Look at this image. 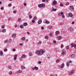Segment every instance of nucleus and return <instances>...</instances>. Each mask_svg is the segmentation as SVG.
Wrapping results in <instances>:
<instances>
[{"label": "nucleus", "mask_w": 76, "mask_h": 76, "mask_svg": "<svg viewBox=\"0 0 76 76\" xmlns=\"http://www.w3.org/2000/svg\"><path fill=\"white\" fill-rule=\"evenodd\" d=\"M47 22V19H45L43 21V22L44 23H46Z\"/></svg>", "instance_id": "412c9836"}, {"label": "nucleus", "mask_w": 76, "mask_h": 76, "mask_svg": "<svg viewBox=\"0 0 76 76\" xmlns=\"http://www.w3.org/2000/svg\"><path fill=\"white\" fill-rule=\"evenodd\" d=\"M74 29L72 27H70L69 28V30L71 32H72V31H73Z\"/></svg>", "instance_id": "1a4fd4ad"}, {"label": "nucleus", "mask_w": 76, "mask_h": 76, "mask_svg": "<svg viewBox=\"0 0 76 76\" xmlns=\"http://www.w3.org/2000/svg\"><path fill=\"white\" fill-rule=\"evenodd\" d=\"M62 38V37H61V36H60L58 37V39H59V40H61V39Z\"/></svg>", "instance_id": "bb28decb"}, {"label": "nucleus", "mask_w": 76, "mask_h": 76, "mask_svg": "<svg viewBox=\"0 0 76 76\" xmlns=\"http://www.w3.org/2000/svg\"><path fill=\"white\" fill-rule=\"evenodd\" d=\"M3 53L2 51L0 52V56H3Z\"/></svg>", "instance_id": "5701e85b"}, {"label": "nucleus", "mask_w": 76, "mask_h": 76, "mask_svg": "<svg viewBox=\"0 0 76 76\" xmlns=\"http://www.w3.org/2000/svg\"><path fill=\"white\" fill-rule=\"evenodd\" d=\"M14 60H16V59H17V54H15V55H14Z\"/></svg>", "instance_id": "9b49d317"}, {"label": "nucleus", "mask_w": 76, "mask_h": 76, "mask_svg": "<svg viewBox=\"0 0 76 76\" xmlns=\"http://www.w3.org/2000/svg\"><path fill=\"white\" fill-rule=\"evenodd\" d=\"M49 29H52V26H49Z\"/></svg>", "instance_id": "c03bdc74"}, {"label": "nucleus", "mask_w": 76, "mask_h": 76, "mask_svg": "<svg viewBox=\"0 0 76 76\" xmlns=\"http://www.w3.org/2000/svg\"><path fill=\"white\" fill-rule=\"evenodd\" d=\"M49 1V0H45V1L46 3H47V2H48Z\"/></svg>", "instance_id": "052dcab7"}, {"label": "nucleus", "mask_w": 76, "mask_h": 76, "mask_svg": "<svg viewBox=\"0 0 76 76\" xmlns=\"http://www.w3.org/2000/svg\"><path fill=\"white\" fill-rule=\"evenodd\" d=\"M41 61H39L38 62V64H41Z\"/></svg>", "instance_id": "0e129e2a"}, {"label": "nucleus", "mask_w": 76, "mask_h": 76, "mask_svg": "<svg viewBox=\"0 0 76 76\" xmlns=\"http://www.w3.org/2000/svg\"><path fill=\"white\" fill-rule=\"evenodd\" d=\"M37 19V18L36 17H34V20H36Z\"/></svg>", "instance_id": "37998d69"}, {"label": "nucleus", "mask_w": 76, "mask_h": 76, "mask_svg": "<svg viewBox=\"0 0 76 76\" xmlns=\"http://www.w3.org/2000/svg\"><path fill=\"white\" fill-rule=\"evenodd\" d=\"M20 28H21V29H23L24 28V26L23 25L21 24L20 25Z\"/></svg>", "instance_id": "4468645a"}, {"label": "nucleus", "mask_w": 76, "mask_h": 76, "mask_svg": "<svg viewBox=\"0 0 76 76\" xmlns=\"http://www.w3.org/2000/svg\"><path fill=\"white\" fill-rule=\"evenodd\" d=\"M21 69H25V67L23 66H21Z\"/></svg>", "instance_id": "a211bd4d"}, {"label": "nucleus", "mask_w": 76, "mask_h": 76, "mask_svg": "<svg viewBox=\"0 0 76 76\" xmlns=\"http://www.w3.org/2000/svg\"><path fill=\"white\" fill-rule=\"evenodd\" d=\"M26 55H25V54H24L22 55L21 57L22 58H26Z\"/></svg>", "instance_id": "6e6552de"}, {"label": "nucleus", "mask_w": 76, "mask_h": 76, "mask_svg": "<svg viewBox=\"0 0 76 76\" xmlns=\"http://www.w3.org/2000/svg\"><path fill=\"white\" fill-rule=\"evenodd\" d=\"M64 63H63L62 64L61 66H60L61 68V69H63V67H64Z\"/></svg>", "instance_id": "dca6fc26"}, {"label": "nucleus", "mask_w": 76, "mask_h": 76, "mask_svg": "<svg viewBox=\"0 0 76 76\" xmlns=\"http://www.w3.org/2000/svg\"><path fill=\"white\" fill-rule=\"evenodd\" d=\"M13 13H16V10L14 11L13 12Z\"/></svg>", "instance_id": "09e8293b"}, {"label": "nucleus", "mask_w": 76, "mask_h": 76, "mask_svg": "<svg viewBox=\"0 0 76 76\" xmlns=\"http://www.w3.org/2000/svg\"><path fill=\"white\" fill-rule=\"evenodd\" d=\"M16 34H12V38H13L14 37H16Z\"/></svg>", "instance_id": "aec40b11"}, {"label": "nucleus", "mask_w": 76, "mask_h": 76, "mask_svg": "<svg viewBox=\"0 0 76 76\" xmlns=\"http://www.w3.org/2000/svg\"><path fill=\"white\" fill-rule=\"evenodd\" d=\"M66 16L68 17V18H69V14H66Z\"/></svg>", "instance_id": "f704fd0d"}, {"label": "nucleus", "mask_w": 76, "mask_h": 76, "mask_svg": "<svg viewBox=\"0 0 76 76\" xmlns=\"http://www.w3.org/2000/svg\"><path fill=\"white\" fill-rule=\"evenodd\" d=\"M47 57L48 58H50V57H51V56H50V55H48L47 56Z\"/></svg>", "instance_id": "4be33fe9"}, {"label": "nucleus", "mask_w": 76, "mask_h": 76, "mask_svg": "<svg viewBox=\"0 0 76 76\" xmlns=\"http://www.w3.org/2000/svg\"><path fill=\"white\" fill-rule=\"evenodd\" d=\"M20 21H21V19L20 18H18V22H20Z\"/></svg>", "instance_id": "a19ab883"}, {"label": "nucleus", "mask_w": 76, "mask_h": 76, "mask_svg": "<svg viewBox=\"0 0 76 76\" xmlns=\"http://www.w3.org/2000/svg\"><path fill=\"white\" fill-rule=\"evenodd\" d=\"M39 51L40 55H42V54H44V53H45V49H41Z\"/></svg>", "instance_id": "f03ea898"}, {"label": "nucleus", "mask_w": 76, "mask_h": 76, "mask_svg": "<svg viewBox=\"0 0 76 76\" xmlns=\"http://www.w3.org/2000/svg\"><path fill=\"white\" fill-rule=\"evenodd\" d=\"M69 9L70 10H74V7L72 6H70L69 7Z\"/></svg>", "instance_id": "423d86ee"}, {"label": "nucleus", "mask_w": 76, "mask_h": 76, "mask_svg": "<svg viewBox=\"0 0 76 76\" xmlns=\"http://www.w3.org/2000/svg\"><path fill=\"white\" fill-rule=\"evenodd\" d=\"M36 54H37V55H39V56H40V52L39 50H37L35 52Z\"/></svg>", "instance_id": "39448f33"}, {"label": "nucleus", "mask_w": 76, "mask_h": 76, "mask_svg": "<svg viewBox=\"0 0 76 76\" xmlns=\"http://www.w3.org/2000/svg\"><path fill=\"white\" fill-rule=\"evenodd\" d=\"M8 6H9V7H11V6H12V4H8Z\"/></svg>", "instance_id": "e433bc0d"}, {"label": "nucleus", "mask_w": 76, "mask_h": 76, "mask_svg": "<svg viewBox=\"0 0 76 76\" xmlns=\"http://www.w3.org/2000/svg\"><path fill=\"white\" fill-rule=\"evenodd\" d=\"M71 57L72 58H74L75 57V55L74 54H72L71 55Z\"/></svg>", "instance_id": "ddd939ff"}, {"label": "nucleus", "mask_w": 76, "mask_h": 76, "mask_svg": "<svg viewBox=\"0 0 76 76\" xmlns=\"http://www.w3.org/2000/svg\"><path fill=\"white\" fill-rule=\"evenodd\" d=\"M50 23V22L48 21H47V22L46 23L48 24V23Z\"/></svg>", "instance_id": "4d7b16f0"}, {"label": "nucleus", "mask_w": 76, "mask_h": 76, "mask_svg": "<svg viewBox=\"0 0 76 76\" xmlns=\"http://www.w3.org/2000/svg\"><path fill=\"white\" fill-rule=\"evenodd\" d=\"M60 6H61V7H63V4L61 3L60 4Z\"/></svg>", "instance_id": "72a5a7b5"}, {"label": "nucleus", "mask_w": 76, "mask_h": 76, "mask_svg": "<svg viewBox=\"0 0 76 76\" xmlns=\"http://www.w3.org/2000/svg\"><path fill=\"white\" fill-rule=\"evenodd\" d=\"M12 71H10L9 72V75H12Z\"/></svg>", "instance_id": "4c0bfd02"}, {"label": "nucleus", "mask_w": 76, "mask_h": 76, "mask_svg": "<svg viewBox=\"0 0 76 76\" xmlns=\"http://www.w3.org/2000/svg\"><path fill=\"white\" fill-rule=\"evenodd\" d=\"M69 64H70V63H69V62H67L66 63V66H67V67H69Z\"/></svg>", "instance_id": "c85d7f7f"}, {"label": "nucleus", "mask_w": 76, "mask_h": 76, "mask_svg": "<svg viewBox=\"0 0 76 76\" xmlns=\"http://www.w3.org/2000/svg\"><path fill=\"white\" fill-rule=\"evenodd\" d=\"M13 51H16V49H13L12 50Z\"/></svg>", "instance_id": "bf43d9fd"}, {"label": "nucleus", "mask_w": 76, "mask_h": 76, "mask_svg": "<svg viewBox=\"0 0 76 76\" xmlns=\"http://www.w3.org/2000/svg\"><path fill=\"white\" fill-rule=\"evenodd\" d=\"M56 63H58V62H59V60L57 59L56 60Z\"/></svg>", "instance_id": "79ce46f5"}, {"label": "nucleus", "mask_w": 76, "mask_h": 76, "mask_svg": "<svg viewBox=\"0 0 76 76\" xmlns=\"http://www.w3.org/2000/svg\"><path fill=\"white\" fill-rule=\"evenodd\" d=\"M31 69L33 70H34V69H35V70H38V68L37 66H35L34 68H32Z\"/></svg>", "instance_id": "20e7f679"}, {"label": "nucleus", "mask_w": 76, "mask_h": 76, "mask_svg": "<svg viewBox=\"0 0 76 76\" xmlns=\"http://www.w3.org/2000/svg\"><path fill=\"white\" fill-rule=\"evenodd\" d=\"M52 35H53V34H52V33H50V36H52Z\"/></svg>", "instance_id": "680f3d73"}, {"label": "nucleus", "mask_w": 76, "mask_h": 76, "mask_svg": "<svg viewBox=\"0 0 76 76\" xmlns=\"http://www.w3.org/2000/svg\"><path fill=\"white\" fill-rule=\"evenodd\" d=\"M71 47H74V45H73V43H72L71 44Z\"/></svg>", "instance_id": "c9c22d12"}, {"label": "nucleus", "mask_w": 76, "mask_h": 76, "mask_svg": "<svg viewBox=\"0 0 76 76\" xmlns=\"http://www.w3.org/2000/svg\"><path fill=\"white\" fill-rule=\"evenodd\" d=\"M29 56H32V53L30 52L29 53Z\"/></svg>", "instance_id": "a878e982"}, {"label": "nucleus", "mask_w": 76, "mask_h": 76, "mask_svg": "<svg viewBox=\"0 0 76 76\" xmlns=\"http://www.w3.org/2000/svg\"><path fill=\"white\" fill-rule=\"evenodd\" d=\"M24 5L25 6H26V3H24Z\"/></svg>", "instance_id": "69168bd1"}, {"label": "nucleus", "mask_w": 76, "mask_h": 76, "mask_svg": "<svg viewBox=\"0 0 76 76\" xmlns=\"http://www.w3.org/2000/svg\"><path fill=\"white\" fill-rule=\"evenodd\" d=\"M23 25L25 26H27L28 25V23H23Z\"/></svg>", "instance_id": "6ab92c4d"}, {"label": "nucleus", "mask_w": 76, "mask_h": 76, "mask_svg": "<svg viewBox=\"0 0 76 76\" xmlns=\"http://www.w3.org/2000/svg\"><path fill=\"white\" fill-rule=\"evenodd\" d=\"M29 19H32V16H31V15H30L29 16Z\"/></svg>", "instance_id": "473e14b6"}, {"label": "nucleus", "mask_w": 76, "mask_h": 76, "mask_svg": "<svg viewBox=\"0 0 76 76\" xmlns=\"http://www.w3.org/2000/svg\"><path fill=\"white\" fill-rule=\"evenodd\" d=\"M75 73V71H71L70 72L69 75H73Z\"/></svg>", "instance_id": "0eeeda50"}, {"label": "nucleus", "mask_w": 76, "mask_h": 76, "mask_svg": "<svg viewBox=\"0 0 76 76\" xmlns=\"http://www.w3.org/2000/svg\"><path fill=\"white\" fill-rule=\"evenodd\" d=\"M45 4H39L38 5V7L40 8H42L43 7H45Z\"/></svg>", "instance_id": "f257e3e1"}, {"label": "nucleus", "mask_w": 76, "mask_h": 76, "mask_svg": "<svg viewBox=\"0 0 76 76\" xmlns=\"http://www.w3.org/2000/svg\"><path fill=\"white\" fill-rule=\"evenodd\" d=\"M21 39L25 41V37H23L21 38Z\"/></svg>", "instance_id": "b1692460"}, {"label": "nucleus", "mask_w": 76, "mask_h": 76, "mask_svg": "<svg viewBox=\"0 0 76 76\" xmlns=\"http://www.w3.org/2000/svg\"><path fill=\"white\" fill-rule=\"evenodd\" d=\"M8 68H9V69H12V67H11V66H10V65H9L8 66Z\"/></svg>", "instance_id": "58836bf2"}, {"label": "nucleus", "mask_w": 76, "mask_h": 76, "mask_svg": "<svg viewBox=\"0 0 76 76\" xmlns=\"http://www.w3.org/2000/svg\"><path fill=\"white\" fill-rule=\"evenodd\" d=\"M42 23V20H39V22H38V24H41Z\"/></svg>", "instance_id": "f3484780"}, {"label": "nucleus", "mask_w": 76, "mask_h": 76, "mask_svg": "<svg viewBox=\"0 0 76 76\" xmlns=\"http://www.w3.org/2000/svg\"><path fill=\"white\" fill-rule=\"evenodd\" d=\"M53 43L56 44V41L55 40H54L53 41Z\"/></svg>", "instance_id": "e2e57ef3"}, {"label": "nucleus", "mask_w": 76, "mask_h": 76, "mask_svg": "<svg viewBox=\"0 0 76 76\" xmlns=\"http://www.w3.org/2000/svg\"><path fill=\"white\" fill-rule=\"evenodd\" d=\"M4 51L5 52H6V51H7V49H5L4 50Z\"/></svg>", "instance_id": "49530a36"}, {"label": "nucleus", "mask_w": 76, "mask_h": 76, "mask_svg": "<svg viewBox=\"0 0 76 76\" xmlns=\"http://www.w3.org/2000/svg\"><path fill=\"white\" fill-rule=\"evenodd\" d=\"M69 17H71L72 18V17H73V14L71 13H70L69 14Z\"/></svg>", "instance_id": "2eb2a0df"}, {"label": "nucleus", "mask_w": 76, "mask_h": 76, "mask_svg": "<svg viewBox=\"0 0 76 76\" xmlns=\"http://www.w3.org/2000/svg\"><path fill=\"white\" fill-rule=\"evenodd\" d=\"M1 10H3L4 9V8L3 7H2L1 8Z\"/></svg>", "instance_id": "13d9d810"}, {"label": "nucleus", "mask_w": 76, "mask_h": 76, "mask_svg": "<svg viewBox=\"0 0 76 76\" xmlns=\"http://www.w3.org/2000/svg\"><path fill=\"white\" fill-rule=\"evenodd\" d=\"M57 4V1H54L52 3L53 6H56Z\"/></svg>", "instance_id": "7ed1b4c3"}, {"label": "nucleus", "mask_w": 76, "mask_h": 76, "mask_svg": "<svg viewBox=\"0 0 76 76\" xmlns=\"http://www.w3.org/2000/svg\"><path fill=\"white\" fill-rule=\"evenodd\" d=\"M72 24L73 25V24H75V22L73 21L72 22Z\"/></svg>", "instance_id": "338daca9"}, {"label": "nucleus", "mask_w": 76, "mask_h": 76, "mask_svg": "<svg viewBox=\"0 0 76 76\" xmlns=\"http://www.w3.org/2000/svg\"><path fill=\"white\" fill-rule=\"evenodd\" d=\"M55 34L56 35H58V34H59V31H57L56 32Z\"/></svg>", "instance_id": "393cba45"}, {"label": "nucleus", "mask_w": 76, "mask_h": 76, "mask_svg": "<svg viewBox=\"0 0 76 76\" xmlns=\"http://www.w3.org/2000/svg\"><path fill=\"white\" fill-rule=\"evenodd\" d=\"M63 15V12H59L58 14V16H60L61 15Z\"/></svg>", "instance_id": "9d476101"}, {"label": "nucleus", "mask_w": 76, "mask_h": 76, "mask_svg": "<svg viewBox=\"0 0 76 76\" xmlns=\"http://www.w3.org/2000/svg\"><path fill=\"white\" fill-rule=\"evenodd\" d=\"M65 48H66V50H69V47L68 46H67L65 47Z\"/></svg>", "instance_id": "cd10ccee"}, {"label": "nucleus", "mask_w": 76, "mask_h": 76, "mask_svg": "<svg viewBox=\"0 0 76 76\" xmlns=\"http://www.w3.org/2000/svg\"><path fill=\"white\" fill-rule=\"evenodd\" d=\"M1 28H3V29L4 28V25L2 26Z\"/></svg>", "instance_id": "de8ad7c7"}, {"label": "nucleus", "mask_w": 76, "mask_h": 76, "mask_svg": "<svg viewBox=\"0 0 76 76\" xmlns=\"http://www.w3.org/2000/svg\"><path fill=\"white\" fill-rule=\"evenodd\" d=\"M22 72V71L19 70L17 72V73H20Z\"/></svg>", "instance_id": "c756f323"}, {"label": "nucleus", "mask_w": 76, "mask_h": 76, "mask_svg": "<svg viewBox=\"0 0 76 76\" xmlns=\"http://www.w3.org/2000/svg\"><path fill=\"white\" fill-rule=\"evenodd\" d=\"M74 47L75 48H76V44H75L74 45Z\"/></svg>", "instance_id": "8fccbe9b"}, {"label": "nucleus", "mask_w": 76, "mask_h": 76, "mask_svg": "<svg viewBox=\"0 0 76 76\" xmlns=\"http://www.w3.org/2000/svg\"><path fill=\"white\" fill-rule=\"evenodd\" d=\"M69 4V2H67L66 3V5L67 6Z\"/></svg>", "instance_id": "603ef678"}, {"label": "nucleus", "mask_w": 76, "mask_h": 76, "mask_svg": "<svg viewBox=\"0 0 76 76\" xmlns=\"http://www.w3.org/2000/svg\"><path fill=\"white\" fill-rule=\"evenodd\" d=\"M63 47H64V45H63V44H62L61 46V48H63Z\"/></svg>", "instance_id": "7c9ffc66"}, {"label": "nucleus", "mask_w": 76, "mask_h": 76, "mask_svg": "<svg viewBox=\"0 0 76 76\" xmlns=\"http://www.w3.org/2000/svg\"><path fill=\"white\" fill-rule=\"evenodd\" d=\"M45 0H42V2H45Z\"/></svg>", "instance_id": "774afa93"}, {"label": "nucleus", "mask_w": 76, "mask_h": 76, "mask_svg": "<svg viewBox=\"0 0 76 76\" xmlns=\"http://www.w3.org/2000/svg\"><path fill=\"white\" fill-rule=\"evenodd\" d=\"M41 44V42H39L38 43V44L39 45H40V44Z\"/></svg>", "instance_id": "5fc2aeb1"}, {"label": "nucleus", "mask_w": 76, "mask_h": 76, "mask_svg": "<svg viewBox=\"0 0 76 76\" xmlns=\"http://www.w3.org/2000/svg\"><path fill=\"white\" fill-rule=\"evenodd\" d=\"M8 41V40H5L4 41V42H5V43H7V42Z\"/></svg>", "instance_id": "3c124183"}, {"label": "nucleus", "mask_w": 76, "mask_h": 76, "mask_svg": "<svg viewBox=\"0 0 76 76\" xmlns=\"http://www.w3.org/2000/svg\"><path fill=\"white\" fill-rule=\"evenodd\" d=\"M2 32H6V29H3L2 30Z\"/></svg>", "instance_id": "2f4dec72"}, {"label": "nucleus", "mask_w": 76, "mask_h": 76, "mask_svg": "<svg viewBox=\"0 0 76 76\" xmlns=\"http://www.w3.org/2000/svg\"><path fill=\"white\" fill-rule=\"evenodd\" d=\"M11 20V19L10 18H9L8 19V20L9 21H10V20Z\"/></svg>", "instance_id": "6e6d98bb"}, {"label": "nucleus", "mask_w": 76, "mask_h": 76, "mask_svg": "<svg viewBox=\"0 0 76 76\" xmlns=\"http://www.w3.org/2000/svg\"><path fill=\"white\" fill-rule=\"evenodd\" d=\"M62 17L63 18H65V16H64V15H62Z\"/></svg>", "instance_id": "864d4df0"}, {"label": "nucleus", "mask_w": 76, "mask_h": 76, "mask_svg": "<svg viewBox=\"0 0 76 76\" xmlns=\"http://www.w3.org/2000/svg\"><path fill=\"white\" fill-rule=\"evenodd\" d=\"M61 54L62 55H64L65 54V52H63Z\"/></svg>", "instance_id": "ea45409f"}, {"label": "nucleus", "mask_w": 76, "mask_h": 76, "mask_svg": "<svg viewBox=\"0 0 76 76\" xmlns=\"http://www.w3.org/2000/svg\"><path fill=\"white\" fill-rule=\"evenodd\" d=\"M52 11H53V12H56V11L57 10V9H54V8L53 7L52 9Z\"/></svg>", "instance_id": "f8f14e48"}, {"label": "nucleus", "mask_w": 76, "mask_h": 76, "mask_svg": "<svg viewBox=\"0 0 76 76\" xmlns=\"http://www.w3.org/2000/svg\"><path fill=\"white\" fill-rule=\"evenodd\" d=\"M48 36H46V37H45V39H48Z\"/></svg>", "instance_id": "a18cd8bd"}]
</instances>
